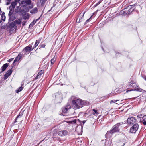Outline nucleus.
I'll list each match as a JSON object with an SVG mask.
<instances>
[{
    "instance_id": "nucleus-8",
    "label": "nucleus",
    "mask_w": 146,
    "mask_h": 146,
    "mask_svg": "<svg viewBox=\"0 0 146 146\" xmlns=\"http://www.w3.org/2000/svg\"><path fill=\"white\" fill-rule=\"evenodd\" d=\"M126 9L128 10H125V9H123L121 11V14H123L124 16H125L127 15H129L132 12H130L129 9H127L126 8Z\"/></svg>"
},
{
    "instance_id": "nucleus-38",
    "label": "nucleus",
    "mask_w": 146,
    "mask_h": 146,
    "mask_svg": "<svg viewBox=\"0 0 146 146\" xmlns=\"http://www.w3.org/2000/svg\"><path fill=\"white\" fill-rule=\"evenodd\" d=\"M5 15H1V18L2 20H3L4 21H5Z\"/></svg>"
},
{
    "instance_id": "nucleus-35",
    "label": "nucleus",
    "mask_w": 146,
    "mask_h": 146,
    "mask_svg": "<svg viewBox=\"0 0 146 146\" xmlns=\"http://www.w3.org/2000/svg\"><path fill=\"white\" fill-rule=\"evenodd\" d=\"M68 110L65 107L62 109V113H67Z\"/></svg>"
},
{
    "instance_id": "nucleus-59",
    "label": "nucleus",
    "mask_w": 146,
    "mask_h": 146,
    "mask_svg": "<svg viewBox=\"0 0 146 146\" xmlns=\"http://www.w3.org/2000/svg\"><path fill=\"white\" fill-rule=\"evenodd\" d=\"M1 20H0V23H1Z\"/></svg>"
},
{
    "instance_id": "nucleus-30",
    "label": "nucleus",
    "mask_w": 146,
    "mask_h": 146,
    "mask_svg": "<svg viewBox=\"0 0 146 146\" xmlns=\"http://www.w3.org/2000/svg\"><path fill=\"white\" fill-rule=\"evenodd\" d=\"M129 85L131 86H132L133 87H134L135 86H137V84L136 83H133L132 82H130L129 83Z\"/></svg>"
},
{
    "instance_id": "nucleus-3",
    "label": "nucleus",
    "mask_w": 146,
    "mask_h": 146,
    "mask_svg": "<svg viewBox=\"0 0 146 146\" xmlns=\"http://www.w3.org/2000/svg\"><path fill=\"white\" fill-rule=\"evenodd\" d=\"M55 100L58 103H60L63 99L62 94L59 92H57L55 95Z\"/></svg>"
},
{
    "instance_id": "nucleus-50",
    "label": "nucleus",
    "mask_w": 146,
    "mask_h": 146,
    "mask_svg": "<svg viewBox=\"0 0 146 146\" xmlns=\"http://www.w3.org/2000/svg\"><path fill=\"white\" fill-rule=\"evenodd\" d=\"M142 116V115L140 114H139L137 116V117L139 118H141V117Z\"/></svg>"
},
{
    "instance_id": "nucleus-15",
    "label": "nucleus",
    "mask_w": 146,
    "mask_h": 146,
    "mask_svg": "<svg viewBox=\"0 0 146 146\" xmlns=\"http://www.w3.org/2000/svg\"><path fill=\"white\" fill-rule=\"evenodd\" d=\"M139 91V92H146V91H145L140 88H135L134 89L130 90H128V91H127V92L128 91Z\"/></svg>"
},
{
    "instance_id": "nucleus-40",
    "label": "nucleus",
    "mask_w": 146,
    "mask_h": 146,
    "mask_svg": "<svg viewBox=\"0 0 146 146\" xmlns=\"http://www.w3.org/2000/svg\"><path fill=\"white\" fill-rule=\"evenodd\" d=\"M93 111L94 112V113H93V115H95V114H98V112L97 110H96L94 109H93Z\"/></svg>"
},
{
    "instance_id": "nucleus-6",
    "label": "nucleus",
    "mask_w": 146,
    "mask_h": 146,
    "mask_svg": "<svg viewBox=\"0 0 146 146\" xmlns=\"http://www.w3.org/2000/svg\"><path fill=\"white\" fill-rule=\"evenodd\" d=\"M32 1L31 0H23L21 2V4L23 7H26L27 5L31 4Z\"/></svg>"
},
{
    "instance_id": "nucleus-46",
    "label": "nucleus",
    "mask_w": 146,
    "mask_h": 146,
    "mask_svg": "<svg viewBox=\"0 0 146 146\" xmlns=\"http://www.w3.org/2000/svg\"><path fill=\"white\" fill-rule=\"evenodd\" d=\"M142 119L143 121H146V115L143 116Z\"/></svg>"
},
{
    "instance_id": "nucleus-31",
    "label": "nucleus",
    "mask_w": 146,
    "mask_h": 146,
    "mask_svg": "<svg viewBox=\"0 0 146 146\" xmlns=\"http://www.w3.org/2000/svg\"><path fill=\"white\" fill-rule=\"evenodd\" d=\"M43 73V70H42L40 71L38 73L37 76H36V78L37 79L38 77H40Z\"/></svg>"
},
{
    "instance_id": "nucleus-10",
    "label": "nucleus",
    "mask_w": 146,
    "mask_h": 146,
    "mask_svg": "<svg viewBox=\"0 0 146 146\" xmlns=\"http://www.w3.org/2000/svg\"><path fill=\"white\" fill-rule=\"evenodd\" d=\"M68 133V131L66 130H63L59 131L58 132V134L61 137L66 135Z\"/></svg>"
},
{
    "instance_id": "nucleus-1",
    "label": "nucleus",
    "mask_w": 146,
    "mask_h": 146,
    "mask_svg": "<svg viewBox=\"0 0 146 146\" xmlns=\"http://www.w3.org/2000/svg\"><path fill=\"white\" fill-rule=\"evenodd\" d=\"M89 104L87 101L83 100L80 99H73L72 102V107L74 110L81 108L82 106H87Z\"/></svg>"
},
{
    "instance_id": "nucleus-61",
    "label": "nucleus",
    "mask_w": 146,
    "mask_h": 146,
    "mask_svg": "<svg viewBox=\"0 0 146 146\" xmlns=\"http://www.w3.org/2000/svg\"><path fill=\"white\" fill-rule=\"evenodd\" d=\"M123 124V123H121V124Z\"/></svg>"
},
{
    "instance_id": "nucleus-29",
    "label": "nucleus",
    "mask_w": 146,
    "mask_h": 146,
    "mask_svg": "<svg viewBox=\"0 0 146 146\" xmlns=\"http://www.w3.org/2000/svg\"><path fill=\"white\" fill-rule=\"evenodd\" d=\"M41 40V39L40 38H39L38 40H36L35 43V46H37L40 43V40Z\"/></svg>"
},
{
    "instance_id": "nucleus-43",
    "label": "nucleus",
    "mask_w": 146,
    "mask_h": 146,
    "mask_svg": "<svg viewBox=\"0 0 146 146\" xmlns=\"http://www.w3.org/2000/svg\"><path fill=\"white\" fill-rule=\"evenodd\" d=\"M92 16H91L89 19H88L84 23V25H86V24L88 22H89L90 21V20Z\"/></svg>"
},
{
    "instance_id": "nucleus-37",
    "label": "nucleus",
    "mask_w": 146,
    "mask_h": 146,
    "mask_svg": "<svg viewBox=\"0 0 146 146\" xmlns=\"http://www.w3.org/2000/svg\"><path fill=\"white\" fill-rule=\"evenodd\" d=\"M58 131V128H55L52 129V132L53 134H55Z\"/></svg>"
},
{
    "instance_id": "nucleus-14",
    "label": "nucleus",
    "mask_w": 146,
    "mask_h": 146,
    "mask_svg": "<svg viewBox=\"0 0 146 146\" xmlns=\"http://www.w3.org/2000/svg\"><path fill=\"white\" fill-rule=\"evenodd\" d=\"M135 4L133 5H129L127 6L126 8L127 9H129L130 12H132L135 9Z\"/></svg>"
},
{
    "instance_id": "nucleus-60",
    "label": "nucleus",
    "mask_w": 146,
    "mask_h": 146,
    "mask_svg": "<svg viewBox=\"0 0 146 146\" xmlns=\"http://www.w3.org/2000/svg\"><path fill=\"white\" fill-rule=\"evenodd\" d=\"M119 54V53H117L116 54Z\"/></svg>"
},
{
    "instance_id": "nucleus-32",
    "label": "nucleus",
    "mask_w": 146,
    "mask_h": 146,
    "mask_svg": "<svg viewBox=\"0 0 146 146\" xmlns=\"http://www.w3.org/2000/svg\"><path fill=\"white\" fill-rule=\"evenodd\" d=\"M23 87L21 86L20 87H19L18 89H17L15 90V92L17 93H18L20 92L22 90Z\"/></svg>"
},
{
    "instance_id": "nucleus-18",
    "label": "nucleus",
    "mask_w": 146,
    "mask_h": 146,
    "mask_svg": "<svg viewBox=\"0 0 146 146\" xmlns=\"http://www.w3.org/2000/svg\"><path fill=\"white\" fill-rule=\"evenodd\" d=\"M19 0H15L13 2L11 3V9H14L15 6L17 4V1H19Z\"/></svg>"
},
{
    "instance_id": "nucleus-11",
    "label": "nucleus",
    "mask_w": 146,
    "mask_h": 146,
    "mask_svg": "<svg viewBox=\"0 0 146 146\" xmlns=\"http://www.w3.org/2000/svg\"><path fill=\"white\" fill-rule=\"evenodd\" d=\"M12 72V70L11 69H9L8 71L6 72V74L4 75V79H6L11 74Z\"/></svg>"
},
{
    "instance_id": "nucleus-2",
    "label": "nucleus",
    "mask_w": 146,
    "mask_h": 146,
    "mask_svg": "<svg viewBox=\"0 0 146 146\" xmlns=\"http://www.w3.org/2000/svg\"><path fill=\"white\" fill-rule=\"evenodd\" d=\"M121 123H118L114 125L112 127V129L110 131H108L106 135H108L109 133L112 134L115 133L119 132L120 130L119 127L121 125Z\"/></svg>"
},
{
    "instance_id": "nucleus-21",
    "label": "nucleus",
    "mask_w": 146,
    "mask_h": 146,
    "mask_svg": "<svg viewBox=\"0 0 146 146\" xmlns=\"http://www.w3.org/2000/svg\"><path fill=\"white\" fill-rule=\"evenodd\" d=\"M9 9L10 10L9 11L8 13V16H11V15L13 14L14 12V9H11V6H10Z\"/></svg>"
},
{
    "instance_id": "nucleus-42",
    "label": "nucleus",
    "mask_w": 146,
    "mask_h": 146,
    "mask_svg": "<svg viewBox=\"0 0 146 146\" xmlns=\"http://www.w3.org/2000/svg\"><path fill=\"white\" fill-rule=\"evenodd\" d=\"M102 0H100V1H99L96 4H95L94 6V7H96L98 5H99L100 3H101V1Z\"/></svg>"
},
{
    "instance_id": "nucleus-33",
    "label": "nucleus",
    "mask_w": 146,
    "mask_h": 146,
    "mask_svg": "<svg viewBox=\"0 0 146 146\" xmlns=\"http://www.w3.org/2000/svg\"><path fill=\"white\" fill-rule=\"evenodd\" d=\"M105 146H111V142L109 141H106L105 143Z\"/></svg>"
},
{
    "instance_id": "nucleus-44",
    "label": "nucleus",
    "mask_w": 146,
    "mask_h": 146,
    "mask_svg": "<svg viewBox=\"0 0 146 146\" xmlns=\"http://www.w3.org/2000/svg\"><path fill=\"white\" fill-rule=\"evenodd\" d=\"M118 101V100H111L110 101V103L111 104V103H115L117 101Z\"/></svg>"
},
{
    "instance_id": "nucleus-56",
    "label": "nucleus",
    "mask_w": 146,
    "mask_h": 146,
    "mask_svg": "<svg viewBox=\"0 0 146 146\" xmlns=\"http://www.w3.org/2000/svg\"><path fill=\"white\" fill-rule=\"evenodd\" d=\"M1 8H0V15H1V13L2 12V11H1Z\"/></svg>"
},
{
    "instance_id": "nucleus-19",
    "label": "nucleus",
    "mask_w": 146,
    "mask_h": 146,
    "mask_svg": "<svg viewBox=\"0 0 146 146\" xmlns=\"http://www.w3.org/2000/svg\"><path fill=\"white\" fill-rule=\"evenodd\" d=\"M21 9V8L20 6H17L15 9V11L16 13L19 14Z\"/></svg>"
},
{
    "instance_id": "nucleus-28",
    "label": "nucleus",
    "mask_w": 146,
    "mask_h": 146,
    "mask_svg": "<svg viewBox=\"0 0 146 146\" xmlns=\"http://www.w3.org/2000/svg\"><path fill=\"white\" fill-rule=\"evenodd\" d=\"M16 25L14 21H13L9 24V27L11 28H13Z\"/></svg>"
},
{
    "instance_id": "nucleus-22",
    "label": "nucleus",
    "mask_w": 146,
    "mask_h": 146,
    "mask_svg": "<svg viewBox=\"0 0 146 146\" xmlns=\"http://www.w3.org/2000/svg\"><path fill=\"white\" fill-rule=\"evenodd\" d=\"M38 11L37 8L36 7H35L33 8L32 10L30 11V13L32 14L35 13Z\"/></svg>"
},
{
    "instance_id": "nucleus-58",
    "label": "nucleus",
    "mask_w": 146,
    "mask_h": 146,
    "mask_svg": "<svg viewBox=\"0 0 146 146\" xmlns=\"http://www.w3.org/2000/svg\"><path fill=\"white\" fill-rule=\"evenodd\" d=\"M102 49L104 51V49L103 48V47H102Z\"/></svg>"
},
{
    "instance_id": "nucleus-62",
    "label": "nucleus",
    "mask_w": 146,
    "mask_h": 146,
    "mask_svg": "<svg viewBox=\"0 0 146 146\" xmlns=\"http://www.w3.org/2000/svg\"><path fill=\"white\" fill-rule=\"evenodd\" d=\"M1 3V1L0 0V3Z\"/></svg>"
},
{
    "instance_id": "nucleus-36",
    "label": "nucleus",
    "mask_w": 146,
    "mask_h": 146,
    "mask_svg": "<svg viewBox=\"0 0 146 146\" xmlns=\"http://www.w3.org/2000/svg\"><path fill=\"white\" fill-rule=\"evenodd\" d=\"M56 60V59L54 58V57L50 60L51 63V64H53Z\"/></svg>"
},
{
    "instance_id": "nucleus-9",
    "label": "nucleus",
    "mask_w": 146,
    "mask_h": 146,
    "mask_svg": "<svg viewBox=\"0 0 146 146\" xmlns=\"http://www.w3.org/2000/svg\"><path fill=\"white\" fill-rule=\"evenodd\" d=\"M127 143V140L125 139H123L120 140V141L118 143V146H124Z\"/></svg>"
},
{
    "instance_id": "nucleus-12",
    "label": "nucleus",
    "mask_w": 146,
    "mask_h": 146,
    "mask_svg": "<svg viewBox=\"0 0 146 146\" xmlns=\"http://www.w3.org/2000/svg\"><path fill=\"white\" fill-rule=\"evenodd\" d=\"M9 63H5L3 64L1 67V70L0 72V73H2L8 67Z\"/></svg>"
},
{
    "instance_id": "nucleus-7",
    "label": "nucleus",
    "mask_w": 146,
    "mask_h": 146,
    "mask_svg": "<svg viewBox=\"0 0 146 146\" xmlns=\"http://www.w3.org/2000/svg\"><path fill=\"white\" fill-rule=\"evenodd\" d=\"M84 12L83 13H80L78 17L77 18L76 20V22L77 23H79L83 21V17L84 16Z\"/></svg>"
},
{
    "instance_id": "nucleus-41",
    "label": "nucleus",
    "mask_w": 146,
    "mask_h": 146,
    "mask_svg": "<svg viewBox=\"0 0 146 146\" xmlns=\"http://www.w3.org/2000/svg\"><path fill=\"white\" fill-rule=\"evenodd\" d=\"M65 108H66L68 110L70 109L71 108V106L69 104L67 105L66 106Z\"/></svg>"
},
{
    "instance_id": "nucleus-49",
    "label": "nucleus",
    "mask_w": 146,
    "mask_h": 146,
    "mask_svg": "<svg viewBox=\"0 0 146 146\" xmlns=\"http://www.w3.org/2000/svg\"><path fill=\"white\" fill-rule=\"evenodd\" d=\"M7 0V1L6 3V5H8L10 3V2L11 1H10V0Z\"/></svg>"
},
{
    "instance_id": "nucleus-39",
    "label": "nucleus",
    "mask_w": 146,
    "mask_h": 146,
    "mask_svg": "<svg viewBox=\"0 0 146 146\" xmlns=\"http://www.w3.org/2000/svg\"><path fill=\"white\" fill-rule=\"evenodd\" d=\"M39 46L40 47L39 48V49H40L41 48H44L45 46V45L44 44H40Z\"/></svg>"
},
{
    "instance_id": "nucleus-45",
    "label": "nucleus",
    "mask_w": 146,
    "mask_h": 146,
    "mask_svg": "<svg viewBox=\"0 0 146 146\" xmlns=\"http://www.w3.org/2000/svg\"><path fill=\"white\" fill-rule=\"evenodd\" d=\"M25 9H24L25 10V11L26 12V13L27 12H28L29 11V9L28 7H25Z\"/></svg>"
},
{
    "instance_id": "nucleus-52",
    "label": "nucleus",
    "mask_w": 146,
    "mask_h": 146,
    "mask_svg": "<svg viewBox=\"0 0 146 146\" xmlns=\"http://www.w3.org/2000/svg\"><path fill=\"white\" fill-rule=\"evenodd\" d=\"M13 58L10 59L8 60V61L9 62H11L13 60Z\"/></svg>"
},
{
    "instance_id": "nucleus-53",
    "label": "nucleus",
    "mask_w": 146,
    "mask_h": 146,
    "mask_svg": "<svg viewBox=\"0 0 146 146\" xmlns=\"http://www.w3.org/2000/svg\"><path fill=\"white\" fill-rule=\"evenodd\" d=\"M36 46H35V45H34V46L32 48H31V50H32L33 49L35 48Z\"/></svg>"
},
{
    "instance_id": "nucleus-25",
    "label": "nucleus",
    "mask_w": 146,
    "mask_h": 146,
    "mask_svg": "<svg viewBox=\"0 0 146 146\" xmlns=\"http://www.w3.org/2000/svg\"><path fill=\"white\" fill-rule=\"evenodd\" d=\"M22 18H20L17 19L14 21L16 24H20L21 23Z\"/></svg>"
},
{
    "instance_id": "nucleus-51",
    "label": "nucleus",
    "mask_w": 146,
    "mask_h": 146,
    "mask_svg": "<svg viewBox=\"0 0 146 146\" xmlns=\"http://www.w3.org/2000/svg\"><path fill=\"white\" fill-rule=\"evenodd\" d=\"M26 23V21H23L22 22V25L23 26H24L25 25Z\"/></svg>"
},
{
    "instance_id": "nucleus-16",
    "label": "nucleus",
    "mask_w": 146,
    "mask_h": 146,
    "mask_svg": "<svg viewBox=\"0 0 146 146\" xmlns=\"http://www.w3.org/2000/svg\"><path fill=\"white\" fill-rule=\"evenodd\" d=\"M31 48L32 46L31 45H29L25 48L23 49V50L25 51L26 52H28L32 51Z\"/></svg>"
},
{
    "instance_id": "nucleus-20",
    "label": "nucleus",
    "mask_w": 146,
    "mask_h": 146,
    "mask_svg": "<svg viewBox=\"0 0 146 146\" xmlns=\"http://www.w3.org/2000/svg\"><path fill=\"white\" fill-rule=\"evenodd\" d=\"M26 12L24 9H21L19 15H20L23 16V15H26Z\"/></svg>"
},
{
    "instance_id": "nucleus-47",
    "label": "nucleus",
    "mask_w": 146,
    "mask_h": 146,
    "mask_svg": "<svg viewBox=\"0 0 146 146\" xmlns=\"http://www.w3.org/2000/svg\"><path fill=\"white\" fill-rule=\"evenodd\" d=\"M141 122L144 125H146V121H143V120L142 121H141Z\"/></svg>"
},
{
    "instance_id": "nucleus-48",
    "label": "nucleus",
    "mask_w": 146,
    "mask_h": 146,
    "mask_svg": "<svg viewBox=\"0 0 146 146\" xmlns=\"http://www.w3.org/2000/svg\"><path fill=\"white\" fill-rule=\"evenodd\" d=\"M14 63H13L11 66V69H11V70H12V69L13 68V67L14 66Z\"/></svg>"
},
{
    "instance_id": "nucleus-54",
    "label": "nucleus",
    "mask_w": 146,
    "mask_h": 146,
    "mask_svg": "<svg viewBox=\"0 0 146 146\" xmlns=\"http://www.w3.org/2000/svg\"><path fill=\"white\" fill-rule=\"evenodd\" d=\"M18 118H17V117H16V118L15 119V122H17V119Z\"/></svg>"
},
{
    "instance_id": "nucleus-13",
    "label": "nucleus",
    "mask_w": 146,
    "mask_h": 146,
    "mask_svg": "<svg viewBox=\"0 0 146 146\" xmlns=\"http://www.w3.org/2000/svg\"><path fill=\"white\" fill-rule=\"evenodd\" d=\"M78 122H82V123H83V124H84L85 123L86 121H80V120L79 119H75L71 121H69V123H74V124Z\"/></svg>"
},
{
    "instance_id": "nucleus-17",
    "label": "nucleus",
    "mask_w": 146,
    "mask_h": 146,
    "mask_svg": "<svg viewBox=\"0 0 146 146\" xmlns=\"http://www.w3.org/2000/svg\"><path fill=\"white\" fill-rule=\"evenodd\" d=\"M9 22H11L13 21L16 19V16L15 13H14L13 14L11 15V16H9Z\"/></svg>"
},
{
    "instance_id": "nucleus-23",
    "label": "nucleus",
    "mask_w": 146,
    "mask_h": 146,
    "mask_svg": "<svg viewBox=\"0 0 146 146\" xmlns=\"http://www.w3.org/2000/svg\"><path fill=\"white\" fill-rule=\"evenodd\" d=\"M39 19V18L36 20H34L29 25V27L30 28L31 27H32L33 26L35 25V24L37 22V21H38Z\"/></svg>"
},
{
    "instance_id": "nucleus-57",
    "label": "nucleus",
    "mask_w": 146,
    "mask_h": 146,
    "mask_svg": "<svg viewBox=\"0 0 146 146\" xmlns=\"http://www.w3.org/2000/svg\"><path fill=\"white\" fill-rule=\"evenodd\" d=\"M5 13L4 12H3L1 15H4Z\"/></svg>"
},
{
    "instance_id": "nucleus-63",
    "label": "nucleus",
    "mask_w": 146,
    "mask_h": 146,
    "mask_svg": "<svg viewBox=\"0 0 146 146\" xmlns=\"http://www.w3.org/2000/svg\"><path fill=\"white\" fill-rule=\"evenodd\" d=\"M78 21H79V18H78Z\"/></svg>"
},
{
    "instance_id": "nucleus-26",
    "label": "nucleus",
    "mask_w": 146,
    "mask_h": 146,
    "mask_svg": "<svg viewBox=\"0 0 146 146\" xmlns=\"http://www.w3.org/2000/svg\"><path fill=\"white\" fill-rule=\"evenodd\" d=\"M111 94V93H110L108 94L107 96H105L102 97L101 98V100H104L106 99L107 98H109L110 96V95Z\"/></svg>"
},
{
    "instance_id": "nucleus-5",
    "label": "nucleus",
    "mask_w": 146,
    "mask_h": 146,
    "mask_svg": "<svg viewBox=\"0 0 146 146\" xmlns=\"http://www.w3.org/2000/svg\"><path fill=\"white\" fill-rule=\"evenodd\" d=\"M137 121L135 117H131L128 118L127 120V123L129 125H133L135 124Z\"/></svg>"
},
{
    "instance_id": "nucleus-55",
    "label": "nucleus",
    "mask_w": 146,
    "mask_h": 146,
    "mask_svg": "<svg viewBox=\"0 0 146 146\" xmlns=\"http://www.w3.org/2000/svg\"><path fill=\"white\" fill-rule=\"evenodd\" d=\"M143 78L146 81V76H145L143 77Z\"/></svg>"
},
{
    "instance_id": "nucleus-27",
    "label": "nucleus",
    "mask_w": 146,
    "mask_h": 146,
    "mask_svg": "<svg viewBox=\"0 0 146 146\" xmlns=\"http://www.w3.org/2000/svg\"><path fill=\"white\" fill-rule=\"evenodd\" d=\"M21 57L19 54L17 56L13 62V63H15L17 61H19L21 58Z\"/></svg>"
},
{
    "instance_id": "nucleus-4",
    "label": "nucleus",
    "mask_w": 146,
    "mask_h": 146,
    "mask_svg": "<svg viewBox=\"0 0 146 146\" xmlns=\"http://www.w3.org/2000/svg\"><path fill=\"white\" fill-rule=\"evenodd\" d=\"M131 127L130 132L133 133H135L137 131L139 128V125L137 124H135Z\"/></svg>"
},
{
    "instance_id": "nucleus-34",
    "label": "nucleus",
    "mask_w": 146,
    "mask_h": 146,
    "mask_svg": "<svg viewBox=\"0 0 146 146\" xmlns=\"http://www.w3.org/2000/svg\"><path fill=\"white\" fill-rule=\"evenodd\" d=\"M23 111H21L19 115L17 116V118H19V117H21L23 115Z\"/></svg>"
},
{
    "instance_id": "nucleus-24",
    "label": "nucleus",
    "mask_w": 146,
    "mask_h": 146,
    "mask_svg": "<svg viewBox=\"0 0 146 146\" xmlns=\"http://www.w3.org/2000/svg\"><path fill=\"white\" fill-rule=\"evenodd\" d=\"M22 16L23 19L25 20L29 19V13L26 14V15H23Z\"/></svg>"
}]
</instances>
